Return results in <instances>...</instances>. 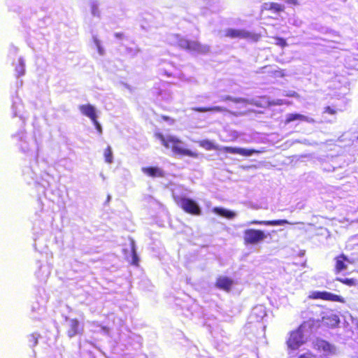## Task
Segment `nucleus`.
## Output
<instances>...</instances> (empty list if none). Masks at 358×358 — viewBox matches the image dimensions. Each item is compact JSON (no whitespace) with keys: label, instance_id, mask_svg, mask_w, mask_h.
Listing matches in <instances>:
<instances>
[{"label":"nucleus","instance_id":"1","mask_svg":"<svg viewBox=\"0 0 358 358\" xmlns=\"http://www.w3.org/2000/svg\"><path fill=\"white\" fill-rule=\"evenodd\" d=\"M155 136L161 141L164 147L171 149L176 155L187 156L192 158L199 157L198 152L184 148L182 141L174 136H164L162 133L157 132L155 133Z\"/></svg>","mask_w":358,"mask_h":358},{"label":"nucleus","instance_id":"2","mask_svg":"<svg viewBox=\"0 0 358 358\" xmlns=\"http://www.w3.org/2000/svg\"><path fill=\"white\" fill-rule=\"evenodd\" d=\"M199 145L206 150H219L226 153L238 154L243 156H250L253 153H255V150H248L241 148H233L229 146L219 148L217 145H215L212 141L209 140L201 141L199 142Z\"/></svg>","mask_w":358,"mask_h":358},{"label":"nucleus","instance_id":"3","mask_svg":"<svg viewBox=\"0 0 358 358\" xmlns=\"http://www.w3.org/2000/svg\"><path fill=\"white\" fill-rule=\"evenodd\" d=\"M266 238V234L261 229H247L243 231V241L245 245H257Z\"/></svg>","mask_w":358,"mask_h":358},{"label":"nucleus","instance_id":"4","mask_svg":"<svg viewBox=\"0 0 358 358\" xmlns=\"http://www.w3.org/2000/svg\"><path fill=\"white\" fill-rule=\"evenodd\" d=\"M178 205L185 213L192 215H200L201 210L195 201L192 199L181 197L177 201Z\"/></svg>","mask_w":358,"mask_h":358},{"label":"nucleus","instance_id":"5","mask_svg":"<svg viewBox=\"0 0 358 358\" xmlns=\"http://www.w3.org/2000/svg\"><path fill=\"white\" fill-rule=\"evenodd\" d=\"M224 36L229 38L251 39L257 41L260 38V34L250 33L245 29H227Z\"/></svg>","mask_w":358,"mask_h":358},{"label":"nucleus","instance_id":"6","mask_svg":"<svg viewBox=\"0 0 358 358\" xmlns=\"http://www.w3.org/2000/svg\"><path fill=\"white\" fill-rule=\"evenodd\" d=\"M309 298L311 299H321L323 301L345 303V299L342 296L327 291L312 292L309 295Z\"/></svg>","mask_w":358,"mask_h":358},{"label":"nucleus","instance_id":"7","mask_svg":"<svg viewBox=\"0 0 358 358\" xmlns=\"http://www.w3.org/2000/svg\"><path fill=\"white\" fill-rule=\"evenodd\" d=\"M303 343V335L299 330H295L290 333L287 341V345L291 350L298 349Z\"/></svg>","mask_w":358,"mask_h":358},{"label":"nucleus","instance_id":"8","mask_svg":"<svg viewBox=\"0 0 358 358\" xmlns=\"http://www.w3.org/2000/svg\"><path fill=\"white\" fill-rule=\"evenodd\" d=\"M313 348L317 351L322 352L324 355H329L334 354L335 352L334 345L322 339H317L313 343Z\"/></svg>","mask_w":358,"mask_h":358},{"label":"nucleus","instance_id":"9","mask_svg":"<svg viewBox=\"0 0 358 358\" xmlns=\"http://www.w3.org/2000/svg\"><path fill=\"white\" fill-rule=\"evenodd\" d=\"M234 283V280L229 277L221 275L217 278L215 285L220 289L229 292Z\"/></svg>","mask_w":358,"mask_h":358},{"label":"nucleus","instance_id":"10","mask_svg":"<svg viewBox=\"0 0 358 358\" xmlns=\"http://www.w3.org/2000/svg\"><path fill=\"white\" fill-rule=\"evenodd\" d=\"M83 327H80V322L78 319L73 318L70 320L69 323V328L67 329V335L69 338H73L78 334H83Z\"/></svg>","mask_w":358,"mask_h":358},{"label":"nucleus","instance_id":"11","mask_svg":"<svg viewBox=\"0 0 358 358\" xmlns=\"http://www.w3.org/2000/svg\"><path fill=\"white\" fill-rule=\"evenodd\" d=\"M186 50L198 53H205L208 52L209 47L208 45H201L197 41L187 39Z\"/></svg>","mask_w":358,"mask_h":358},{"label":"nucleus","instance_id":"12","mask_svg":"<svg viewBox=\"0 0 358 358\" xmlns=\"http://www.w3.org/2000/svg\"><path fill=\"white\" fill-rule=\"evenodd\" d=\"M250 224L265 225V226H281L289 224L287 220H251Z\"/></svg>","mask_w":358,"mask_h":358},{"label":"nucleus","instance_id":"13","mask_svg":"<svg viewBox=\"0 0 358 358\" xmlns=\"http://www.w3.org/2000/svg\"><path fill=\"white\" fill-rule=\"evenodd\" d=\"M335 273H339L347 268L346 262H349V260L344 254H341L335 257Z\"/></svg>","mask_w":358,"mask_h":358},{"label":"nucleus","instance_id":"14","mask_svg":"<svg viewBox=\"0 0 358 358\" xmlns=\"http://www.w3.org/2000/svg\"><path fill=\"white\" fill-rule=\"evenodd\" d=\"M263 9L265 10H270L274 13H279L285 11V6L281 3L275 2H267L263 5Z\"/></svg>","mask_w":358,"mask_h":358},{"label":"nucleus","instance_id":"15","mask_svg":"<svg viewBox=\"0 0 358 358\" xmlns=\"http://www.w3.org/2000/svg\"><path fill=\"white\" fill-rule=\"evenodd\" d=\"M80 110L84 115L90 118L92 121H94L95 118L97 117L94 107L90 104L80 106Z\"/></svg>","mask_w":358,"mask_h":358},{"label":"nucleus","instance_id":"16","mask_svg":"<svg viewBox=\"0 0 358 358\" xmlns=\"http://www.w3.org/2000/svg\"><path fill=\"white\" fill-rule=\"evenodd\" d=\"M142 171L145 175H147L150 177H152V178L163 177L164 176V171L158 167H154V166L143 167L142 169Z\"/></svg>","mask_w":358,"mask_h":358},{"label":"nucleus","instance_id":"17","mask_svg":"<svg viewBox=\"0 0 358 358\" xmlns=\"http://www.w3.org/2000/svg\"><path fill=\"white\" fill-rule=\"evenodd\" d=\"M194 111L199 113L205 112H222L224 111V108L220 106H213V107H194L192 108Z\"/></svg>","mask_w":358,"mask_h":358},{"label":"nucleus","instance_id":"18","mask_svg":"<svg viewBox=\"0 0 358 358\" xmlns=\"http://www.w3.org/2000/svg\"><path fill=\"white\" fill-rule=\"evenodd\" d=\"M295 120L306 121L307 117L303 115H301V114H298V113H290V114L287 115L286 120H285V122L289 123V122L295 121Z\"/></svg>","mask_w":358,"mask_h":358},{"label":"nucleus","instance_id":"19","mask_svg":"<svg viewBox=\"0 0 358 358\" xmlns=\"http://www.w3.org/2000/svg\"><path fill=\"white\" fill-rule=\"evenodd\" d=\"M213 210H214V212H215L218 215H220L221 216H223V217H225L231 218V217H232L234 216V213L233 212H231L230 210H227L224 209V208H215Z\"/></svg>","mask_w":358,"mask_h":358},{"label":"nucleus","instance_id":"20","mask_svg":"<svg viewBox=\"0 0 358 358\" xmlns=\"http://www.w3.org/2000/svg\"><path fill=\"white\" fill-rule=\"evenodd\" d=\"M269 76L273 79L281 78L285 76V73L284 70L279 69L270 71Z\"/></svg>","mask_w":358,"mask_h":358},{"label":"nucleus","instance_id":"21","mask_svg":"<svg viewBox=\"0 0 358 358\" xmlns=\"http://www.w3.org/2000/svg\"><path fill=\"white\" fill-rule=\"evenodd\" d=\"M104 158L106 162L110 164L113 162V152L110 146H108L104 150Z\"/></svg>","mask_w":358,"mask_h":358},{"label":"nucleus","instance_id":"22","mask_svg":"<svg viewBox=\"0 0 358 358\" xmlns=\"http://www.w3.org/2000/svg\"><path fill=\"white\" fill-rule=\"evenodd\" d=\"M337 281H339L340 282L348 286L352 287L357 285V281L354 278H337Z\"/></svg>","mask_w":358,"mask_h":358},{"label":"nucleus","instance_id":"23","mask_svg":"<svg viewBox=\"0 0 358 358\" xmlns=\"http://www.w3.org/2000/svg\"><path fill=\"white\" fill-rule=\"evenodd\" d=\"M273 38L275 40V45L280 46V48H283L287 46V43L285 38L279 36H274Z\"/></svg>","mask_w":358,"mask_h":358},{"label":"nucleus","instance_id":"24","mask_svg":"<svg viewBox=\"0 0 358 358\" xmlns=\"http://www.w3.org/2000/svg\"><path fill=\"white\" fill-rule=\"evenodd\" d=\"M338 110L334 106H327L324 108V113H327L329 115H336L338 113Z\"/></svg>","mask_w":358,"mask_h":358},{"label":"nucleus","instance_id":"25","mask_svg":"<svg viewBox=\"0 0 358 358\" xmlns=\"http://www.w3.org/2000/svg\"><path fill=\"white\" fill-rule=\"evenodd\" d=\"M187 38H182V37L178 38V41H177V45L182 49L186 50L187 49Z\"/></svg>","mask_w":358,"mask_h":358},{"label":"nucleus","instance_id":"26","mask_svg":"<svg viewBox=\"0 0 358 358\" xmlns=\"http://www.w3.org/2000/svg\"><path fill=\"white\" fill-rule=\"evenodd\" d=\"M132 252V262L131 264L134 266L138 265V257L137 256L135 247L133 245L131 248Z\"/></svg>","mask_w":358,"mask_h":358},{"label":"nucleus","instance_id":"27","mask_svg":"<svg viewBox=\"0 0 358 358\" xmlns=\"http://www.w3.org/2000/svg\"><path fill=\"white\" fill-rule=\"evenodd\" d=\"M161 118H162V120H163L166 122H169L171 124H173L175 122L174 119H173L172 117L167 116V115H162Z\"/></svg>","mask_w":358,"mask_h":358},{"label":"nucleus","instance_id":"28","mask_svg":"<svg viewBox=\"0 0 358 358\" xmlns=\"http://www.w3.org/2000/svg\"><path fill=\"white\" fill-rule=\"evenodd\" d=\"M285 2L293 6H297L300 4L299 0H286Z\"/></svg>","mask_w":358,"mask_h":358},{"label":"nucleus","instance_id":"29","mask_svg":"<svg viewBox=\"0 0 358 358\" xmlns=\"http://www.w3.org/2000/svg\"><path fill=\"white\" fill-rule=\"evenodd\" d=\"M92 122L94 123V124L96 129H97V131L99 133H101L102 132V129H101V127L100 124L97 121L96 118H95V120L92 121Z\"/></svg>","mask_w":358,"mask_h":358},{"label":"nucleus","instance_id":"30","mask_svg":"<svg viewBox=\"0 0 358 358\" xmlns=\"http://www.w3.org/2000/svg\"><path fill=\"white\" fill-rule=\"evenodd\" d=\"M314 355L310 352L304 353L301 355L298 358H313Z\"/></svg>","mask_w":358,"mask_h":358},{"label":"nucleus","instance_id":"31","mask_svg":"<svg viewBox=\"0 0 358 358\" xmlns=\"http://www.w3.org/2000/svg\"><path fill=\"white\" fill-rule=\"evenodd\" d=\"M30 336L32 338L33 345H36L38 343V338L36 337L34 334H31Z\"/></svg>","mask_w":358,"mask_h":358},{"label":"nucleus","instance_id":"32","mask_svg":"<svg viewBox=\"0 0 358 358\" xmlns=\"http://www.w3.org/2000/svg\"><path fill=\"white\" fill-rule=\"evenodd\" d=\"M115 36L117 38H122L124 37L123 33H115Z\"/></svg>","mask_w":358,"mask_h":358},{"label":"nucleus","instance_id":"33","mask_svg":"<svg viewBox=\"0 0 358 358\" xmlns=\"http://www.w3.org/2000/svg\"><path fill=\"white\" fill-rule=\"evenodd\" d=\"M357 139L358 140V136L357 137Z\"/></svg>","mask_w":358,"mask_h":358},{"label":"nucleus","instance_id":"34","mask_svg":"<svg viewBox=\"0 0 358 358\" xmlns=\"http://www.w3.org/2000/svg\"><path fill=\"white\" fill-rule=\"evenodd\" d=\"M357 358H358V357H357Z\"/></svg>","mask_w":358,"mask_h":358}]
</instances>
